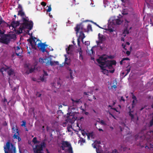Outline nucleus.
<instances>
[{
    "mask_svg": "<svg viewBox=\"0 0 153 153\" xmlns=\"http://www.w3.org/2000/svg\"><path fill=\"white\" fill-rule=\"evenodd\" d=\"M80 139L78 141V143H80L81 144V145L82 143H85V140L82 137L80 138Z\"/></svg>",
    "mask_w": 153,
    "mask_h": 153,
    "instance_id": "obj_22",
    "label": "nucleus"
},
{
    "mask_svg": "<svg viewBox=\"0 0 153 153\" xmlns=\"http://www.w3.org/2000/svg\"><path fill=\"white\" fill-rule=\"evenodd\" d=\"M78 52L79 54V59L80 60H83V57L82 55V50L81 48H80L79 50L78 51Z\"/></svg>",
    "mask_w": 153,
    "mask_h": 153,
    "instance_id": "obj_18",
    "label": "nucleus"
},
{
    "mask_svg": "<svg viewBox=\"0 0 153 153\" xmlns=\"http://www.w3.org/2000/svg\"><path fill=\"white\" fill-rule=\"evenodd\" d=\"M67 118L68 121H69L70 122H71V121L70 120L71 118H70V117H69V116H67Z\"/></svg>",
    "mask_w": 153,
    "mask_h": 153,
    "instance_id": "obj_51",
    "label": "nucleus"
},
{
    "mask_svg": "<svg viewBox=\"0 0 153 153\" xmlns=\"http://www.w3.org/2000/svg\"><path fill=\"white\" fill-rule=\"evenodd\" d=\"M93 147L94 148H96H96H97V147H96V144H94V146H93Z\"/></svg>",
    "mask_w": 153,
    "mask_h": 153,
    "instance_id": "obj_64",
    "label": "nucleus"
},
{
    "mask_svg": "<svg viewBox=\"0 0 153 153\" xmlns=\"http://www.w3.org/2000/svg\"><path fill=\"white\" fill-rule=\"evenodd\" d=\"M132 99H134V100H137L136 97L134 95L132 97Z\"/></svg>",
    "mask_w": 153,
    "mask_h": 153,
    "instance_id": "obj_55",
    "label": "nucleus"
},
{
    "mask_svg": "<svg viewBox=\"0 0 153 153\" xmlns=\"http://www.w3.org/2000/svg\"><path fill=\"white\" fill-rule=\"evenodd\" d=\"M131 70L130 67L128 68H127V69L126 70V71H127V73H126L125 75L124 76H126L127 75H128V73L130 72Z\"/></svg>",
    "mask_w": 153,
    "mask_h": 153,
    "instance_id": "obj_28",
    "label": "nucleus"
},
{
    "mask_svg": "<svg viewBox=\"0 0 153 153\" xmlns=\"http://www.w3.org/2000/svg\"><path fill=\"white\" fill-rule=\"evenodd\" d=\"M11 39H0V42L3 43L7 44L9 43Z\"/></svg>",
    "mask_w": 153,
    "mask_h": 153,
    "instance_id": "obj_15",
    "label": "nucleus"
},
{
    "mask_svg": "<svg viewBox=\"0 0 153 153\" xmlns=\"http://www.w3.org/2000/svg\"><path fill=\"white\" fill-rule=\"evenodd\" d=\"M46 147L45 142L41 143L40 144L36 145L35 147L33 148L34 153H43V149Z\"/></svg>",
    "mask_w": 153,
    "mask_h": 153,
    "instance_id": "obj_5",
    "label": "nucleus"
},
{
    "mask_svg": "<svg viewBox=\"0 0 153 153\" xmlns=\"http://www.w3.org/2000/svg\"><path fill=\"white\" fill-rule=\"evenodd\" d=\"M19 24L20 23L19 21H13L11 22V25L13 28H15L17 26L19 25Z\"/></svg>",
    "mask_w": 153,
    "mask_h": 153,
    "instance_id": "obj_14",
    "label": "nucleus"
},
{
    "mask_svg": "<svg viewBox=\"0 0 153 153\" xmlns=\"http://www.w3.org/2000/svg\"><path fill=\"white\" fill-rule=\"evenodd\" d=\"M7 73L9 76L13 75L14 74V70L12 68L10 69L7 71Z\"/></svg>",
    "mask_w": 153,
    "mask_h": 153,
    "instance_id": "obj_23",
    "label": "nucleus"
},
{
    "mask_svg": "<svg viewBox=\"0 0 153 153\" xmlns=\"http://www.w3.org/2000/svg\"><path fill=\"white\" fill-rule=\"evenodd\" d=\"M126 54L128 55L129 56L130 55L131 52L129 51H127L126 52Z\"/></svg>",
    "mask_w": 153,
    "mask_h": 153,
    "instance_id": "obj_49",
    "label": "nucleus"
},
{
    "mask_svg": "<svg viewBox=\"0 0 153 153\" xmlns=\"http://www.w3.org/2000/svg\"><path fill=\"white\" fill-rule=\"evenodd\" d=\"M38 47L39 48L42 52H44L46 51V47L47 46L45 43H42L41 41L38 42L37 43Z\"/></svg>",
    "mask_w": 153,
    "mask_h": 153,
    "instance_id": "obj_11",
    "label": "nucleus"
},
{
    "mask_svg": "<svg viewBox=\"0 0 153 153\" xmlns=\"http://www.w3.org/2000/svg\"><path fill=\"white\" fill-rule=\"evenodd\" d=\"M88 135H89V136L90 137H91L92 138H93V137H94V133H93V132H90V133H87Z\"/></svg>",
    "mask_w": 153,
    "mask_h": 153,
    "instance_id": "obj_32",
    "label": "nucleus"
},
{
    "mask_svg": "<svg viewBox=\"0 0 153 153\" xmlns=\"http://www.w3.org/2000/svg\"><path fill=\"white\" fill-rule=\"evenodd\" d=\"M129 22L126 19L125 20V26L126 28L124 30V34H128L129 32H131L130 30L131 29L132 27L128 26V24Z\"/></svg>",
    "mask_w": 153,
    "mask_h": 153,
    "instance_id": "obj_8",
    "label": "nucleus"
},
{
    "mask_svg": "<svg viewBox=\"0 0 153 153\" xmlns=\"http://www.w3.org/2000/svg\"><path fill=\"white\" fill-rule=\"evenodd\" d=\"M123 60H130V59L128 57H126V58H123Z\"/></svg>",
    "mask_w": 153,
    "mask_h": 153,
    "instance_id": "obj_45",
    "label": "nucleus"
},
{
    "mask_svg": "<svg viewBox=\"0 0 153 153\" xmlns=\"http://www.w3.org/2000/svg\"><path fill=\"white\" fill-rule=\"evenodd\" d=\"M41 4L43 6H45L46 5V4L45 2L42 1L41 3Z\"/></svg>",
    "mask_w": 153,
    "mask_h": 153,
    "instance_id": "obj_46",
    "label": "nucleus"
},
{
    "mask_svg": "<svg viewBox=\"0 0 153 153\" xmlns=\"http://www.w3.org/2000/svg\"><path fill=\"white\" fill-rule=\"evenodd\" d=\"M85 45H88L90 44V42L89 41H85Z\"/></svg>",
    "mask_w": 153,
    "mask_h": 153,
    "instance_id": "obj_40",
    "label": "nucleus"
},
{
    "mask_svg": "<svg viewBox=\"0 0 153 153\" xmlns=\"http://www.w3.org/2000/svg\"><path fill=\"white\" fill-rule=\"evenodd\" d=\"M71 128H72V126H71L70 125V126H68V127H67V130H68V131L69 132H71Z\"/></svg>",
    "mask_w": 153,
    "mask_h": 153,
    "instance_id": "obj_33",
    "label": "nucleus"
},
{
    "mask_svg": "<svg viewBox=\"0 0 153 153\" xmlns=\"http://www.w3.org/2000/svg\"><path fill=\"white\" fill-rule=\"evenodd\" d=\"M100 123L102 125H106V123H105V122L103 120H101L100 121Z\"/></svg>",
    "mask_w": 153,
    "mask_h": 153,
    "instance_id": "obj_37",
    "label": "nucleus"
},
{
    "mask_svg": "<svg viewBox=\"0 0 153 153\" xmlns=\"http://www.w3.org/2000/svg\"><path fill=\"white\" fill-rule=\"evenodd\" d=\"M123 61H124L123 60V59H122L120 62V65H122L123 64Z\"/></svg>",
    "mask_w": 153,
    "mask_h": 153,
    "instance_id": "obj_60",
    "label": "nucleus"
},
{
    "mask_svg": "<svg viewBox=\"0 0 153 153\" xmlns=\"http://www.w3.org/2000/svg\"><path fill=\"white\" fill-rule=\"evenodd\" d=\"M122 100V101H123V102H124L125 101V100L124 98L123 97H121V100Z\"/></svg>",
    "mask_w": 153,
    "mask_h": 153,
    "instance_id": "obj_52",
    "label": "nucleus"
},
{
    "mask_svg": "<svg viewBox=\"0 0 153 153\" xmlns=\"http://www.w3.org/2000/svg\"><path fill=\"white\" fill-rule=\"evenodd\" d=\"M18 15H20L22 17V20H23V18H26V16H25V14L22 10H19L18 11Z\"/></svg>",
    "mask_w": 153,
    "mask_h": 153,
    "instance_id": "obj_16",
    "label": "nucleus"
},
{
    "mask_svg": "<svg viewBox=\"0 0 153 153\" xmlns=\"http://www.w3.org/2000/svg\"><path fill=\"white\" fill-rule=\"evenodd\" d=\"M47 6L48 7V8L47 10V12H50L51 10V6Z\"/></svg>",
    "mask_w": 153,
    "mask_h": 153,
    "instance_id": "obj_36",
    "label": "nucleus"
},
{
    "mask_svg": "<svg viewBox=\"0 0 153 153\" xmlns=\"http://www.w3.org/2000/svg\"><path fill=\"white\" fill-rule=\"evenodd\" d=\"M59 65V62L57 61H51V59H50V60L48 59V61L46 63V65L49 66L50 65L51 66L54 65Z\"/></svg>",
    "mask_w": 153,
    "mask_h": 153,
    "instance_id": "obj_13",
    "label": "nucleus"
},
{
    "mask_svg": "<svg viewBox=\"0 0 153 153\" xmlns=\"http://www.w3.org/2000/svg\"><path fill=\"white\" fill-rule=\"evenodd\" d=\"M150 126H152L153 125V119H152L150 121Z\"/></svg>",
    "mask_w": 153,
    "mask_h": 153,
    "instance_id": "obj_44",
    "label": "nucleus"
},
{
    "mask_svg": "<svg viewBox=\"0 0 153 153\" xmlns=\"http://www.w3.org/2000/svg\"><path fill=\"white\" fill-rule=\"evenodd\" d=\"M100 66L101 70L103 71L102 72L104 74H105L106 73H108V71L106 70L105 68V66H102L100 65Z\"/></svg>",
    "mask_w": 153,
    "mask_h": 153,
    "instance_id": "obj_20",
    "label": "nucleus"
},
{
    "mask_svg": "<svg viewBox=\"0 0 153 153\" xmlns=\"http://www.w3.org/2000/svg\"><path fill=\"white\" fill-rule=\"evenodd\" d=\"M61 144V146H60V147L62 148V150H64L66 147H69L71 146V144L68 142L67 141H65L62 140L60 143Z\"/></svg>",
    "mask_w": 153,
    "mask_h": 153,
    "instance_id": "obj_10",
    "label": "nucleus"
},
{
    "mask_svg": "<svg viewBox=\"0 0 153 153\" xmlns=\"http://www.w3.org/2000/svg\"><path fill=\"white\" fill-rule=\"evenodd\" d=\"M18 51H19V52H22V50L20 49L19 46H17L15 49V53L17 56H19V53L18 52Z\"/></svg>",
    "mask_w": 153,
    "mask_h": 153,
    "instance_id": "obj_21",
    "label": "nucleus"
},
{
    "mask_svg": "<svg viewBox=\"0 0 153 153\" xmlns=\"http://www.w3.org/2000/svg\"><path fill=\"white\" fill-rule=\"evenodd\" d=\"M87 22H90L96 25L97 24L95 22L88 20L83 21L80 24H77L74 28V29L76 31V36L78 38H84L85 37L82 30L87 33L92 31L91 25L90 24H88L85 23Z\"/></svg>",
    "mask_w": 153,
    "mask_h": 153,
    "instance_id": "obj_1",
    "label": "nucleus"
},
{
    "mask_svg": "<svg viewBox=\"0 0 153 153\" xmlns=\"http://www.w3.org/2000/svg\"><path fill=\"white\" fill-rule=\"evenodd\" d=\"M32 141L34 144L37 143V140L36 137H34L32 140Z\"/></svg>",
    "mask_w": 153,
    "mask_h": 153,
    "instance_id": "obj_30",
    "label": "nucleus"
},
{
    "mask_svg": "<svg viewBox=\"0 0 153 153\" xmlns=\"http://www.w3.org/2000/svg\"><path fill=\"white\" fill-rule=\"evenodd\" d=\"M3 72V70L2 69V68H1V69H0V72H1L3 75L4 74Z\"/></svg>",
    "mask_w": 153,
    "mask_h": 153,
    "instance_id": "obj_56",
    "label": "nucleus"
},
{
    "mask_svg": "<svg viewBox=\"0 0 153 153\" xmlns=\"http://www.w3.org/2000/svg\"><path fill=\"white\" fill-rule=\"evenodd\" d=\"M43 71L44 72V74L43 76H48V74L44 70H43Z\"/></svg>",
    "mask_w": 153,
    "mask_h": 153,
    "instance_id": "obj_38",
    "label": "nucleus"
},
{
    "mask_svg": "<svg viewBox=\"0 0 153 153\" xmlns=\"http://www.w3.org/2000/svg\"><path fill=\"white\" fill-rule=\"evenodd\" d=\"M86 134L87 136L88 139H89L90 137L89 136V135H88V134L87 133H86Z\"/></svg>",
    "mask_w": 153,
    "mask_h": 153,
    "instance_id": "obj_59",
    "label": "nucleus"
},
{
    "mask_svg": "<svg viewBox=\"0 0 153 153\" xmlns=\"http://www.w3.org/2000/svg\"><path fill=\"white\" fill-rule=\"evenodd\" d=\"M68 60V58L66 57L65 56V64H67V65H68V63L66 62Z\"/></svg>",
    "mask_w": 153,
    "mask_h": 153,
    "instance_id": "obj_47",
    "label": "nucleus"
},
{
    "mask_svg": "<svg viewBox=\"0 0 153 153\" xmlns=\"http://www.w3.org/2000/svg\"><path fill=\"white\" fill-rule=\"evenodd\" d=\"M2 125L4 126H7V124L6 121H5L2 124Z\"/></svg>",
    "mask_w": 153,
    "mask_h": 153,
    "instance_id": "obj_43",
    "label": "nucleus"
},
{
    "mask_svg": "<svg viewBox=\"0 0 153 153\" xmlns=\"http://www.w3.org/2000/svg\"><path fill=\"white\" fill-rule=\"evenodd\" d=\"M71 100L73 102H75L76 103H78L79 102V101H80V99L74 100V99H72Z\"/></svg>",
    "mask_w": 153,
    "mask_h": 153,
    "instance_id": "obj_35",
    "label": "nucleus"
},
{
    "mask_svg": "<svg viewBox=\"0 0 153 153\" xmlns=\"http://www.w3.org/2000/svg\"><path fill=\"white\" fill-rule=\"evenodd\" d=\"M82 134L83 135V136H85V134H86V133H85V131H83V132H82Z\"/></svg>",
    "mask_w": 153,
    "mask_h": 153,
    "instance_id": "obj_57",
    "label": "nucleus"
},
{
    "mask_svg": "<svg viewBox=\"0 0 153 153\" xmlns=\"http://www.w3.org/2000/svg\"><path fill=\"white\" fill-rule=\"evenodd\" d=\"M23 23L20 25L19 30L17 31L16 33L18 34H20L22 33L23 30L25 29H27L29 30H31L33 26V23L31 20H29L28 17L26 18H23Z\"/></svg>",
    "mask_w": 153,
    "mask_h": 153,
    "instance_id": "obj_3",
    "label": "nucleus"
},
{
    "mask_svg": "<svg viewBox=\"0 0 153 153\" xmlns=\"http://www.w3.org/2000/svg\"><path fill=\"white\" fill-rule=\"evenodd\" d=\"M111 88H114V89H115L117 88L116 85H113L112 86H111Z\"/></svg>",
    "mask_w": 153,
    "mask_h": 153,
    "instance_id": "obj_50",
    "label": "nucleus"
},
{
    "mask_svg": "<svg viewBox=\"0 0 153 153\" xmlns=\"http://www.w3.org/2000/svg\"><path fill=\"white\" fill-rule=\"evenodd\" d=\"M122 46L123 47V48L125 50H126L127 49L125 48V45H124L123 44H122Z\"/></svg>",
    "mask_w": 153,
    "mask_h": 153,
    "instance_id": "obj_54",
    "label": "nucleus"
},
{
    "mask_svg": "<svg viewBox=\"0 0 153 153\" xmlns=\"http://www.w3.org/2000/svg\"><path fill=\"white\" fill-rule=\"evenodd\" d=\"M111 109L115 110V111H116L117 112H118V111H117V109L115 108H111Z\"/></svg>",
    "mask_w": 153,
    "mask_h": 153,
    "instance_id": "obj_53",
    "label": "nucleus"
},
{
    "mask_svg": "<svg viewBox=\"0 0 153 153\" xmlns=\"http://www.w3.org/2000/svg\"><path fill=\"white\" fill-rule=\"evenodd\" d=\"M24 67L25 68H27L29 69V70H27L26 71V73L27 74L31 73H32L35 70V67H34L33 68H31L30 65L29 64H25L24 65Z\"/></svg>",
    "mask_w": 153,
    "mask_h": 153,
    "instance_id": "obj_12",
    "label": "nucleus"
},
{
    "mask_svg": "<svg viewBox=\"0 0 153 153\" xmlns=\"http://www.w3.org/2000/svg\"><path fill=\"white\" fill-rule=\"evenodd\" d=\"M87 52H88V54L90 56L95 53V52H94L92 48H91L90 50H88V51H87Z\"/></svg>",
    "mask_w": 153,
    "mask_h": 153,
    "instance_id": "obj_25",
    "label": "nucleus"
},
{
    "mask_svg": "<svg viewBox=\"0 0 153 153\" xmlns=\"http://www.w3.org/2000/svg\"><path fill=\"white\" fill-rule=\"evenodd\" d=\"M68 153H73L72 148L71 146L68 148Z\"/></svg>",
    "mask_w": 153,
    "mask_h": 153,
    "instance_id": "obj_26",
    "label": "nucleus"
},
{
    "mask_svg": "<svg viewBox=\"0 0 153 153\" xmlns=\"http://www.w3.org/2000/svg\"><path fill=\"white\" fill-rule=\"evenodd\" d=\"M107 57L105 55H102L99 59H97V61L98 63L100 65L107 67L109 69H112L110 70L109 71L110 73H113L114 72V69L113 68V65H115L117 62L114 60L110 61H107Z\"/></svg>",
    "mask_w": 153,
    "mask_h": 153,
    "instance_id": "obj_2",
    "label": "nucleus"
},
{
    "mask_svg": "<svg viewBox=\"0 0 153 153\" xmlns=\"http://www.w3.org/2000/svg\"><path fill=\"white\" fill-rule=\"evenodd\" d=\"M22 123L21 124V126H24V127H26V122L25 120H23L22 121Z\"/></svg>",
    "mask_w": 153,
    "mask_h": 153,
    "instance_id": "obj_31",
    "label": "nucleus"
},
{
    "mask_svg": "<svg viewBox=\"0 0 153 153\" xmlns=\"http://www.w3.org/2000/svg\"><path fill=\"white\" fill-rule=\"evenodd\" d=\"M48 58L47 57L45 58L44 59L40 58H39V62L41 63L42 64L45 63L46 65V63L48 61Z\"/></svg>",
    "mask_w": 153,
    "mask_h": 153,
    "instance_id": "obj_17",
    "label": "nucleus"
},
{
    "mask_svg": "<svg viewBox=\"0 0 153 153\" xmlns=\"http://www.w3.org/2000/svg\"><path fill=\"white\" fill-rule=\"evenodd\" d=\"M66 50L67 51V53H69V52H68L71 51V48L70 46L68 47L67 48H66Z\"/></svg>",
    "mask_w": 153,
    "mask_h": 153,
    "instance_id": "obj_34",
    "label": "nucleus"
},
{
    "mask_svg": "<svg viewBox=\"0 0 153 153\" xmlns=\"http://www.w3.org/2000/svg\"><path fill=\"white\" fill-rule=\"evenodd\" d=\"M4 153H16L15 146L10 141H7L4 146Z\"/></svg>",
    "mask_w": 153,
    "mask_h": 153,
    "instance_id": "obj_4",
    "label": "nucleus"
},
{
    "mask_svg": "<svg viewBox=\"0 0 153 153\" xmlns=\"http://www.w3.org/2000/svg\"><path fill=\"white\" fill-rule=\"evenodd\" d=\"M123 22V19L122 16L119 17H117L114 18L112 19V23L114 25H120Z\"/></svg>",
    "mask_w": 153,
    "mask_h": 153,
    "instance_id": "obj_7",
    "label": "nucleus"
},
{
    "mask_svg": "<svg viewBox=\"0 0 153 153\" xmlns=\"http://www.w3.org/2000/svg\"><path fill=\"white\" fill-rule=\"evenodd\" d=\"M148 1V0H147ZM149 2H146L148 6L149 5L151 6H153V1H152L151 0H148Z\"/></svg>",
    "mask_w": 153,
    "mask_h": 153,
    "instance_id": "obj_24",
    "label": "nucleus"
},
{
    "mask_svg": "<svg viewBox=\"0 0 153 153\" xmlns=\"http://www.w3.org/2000/svg\"><path fill=\"white\" fill-rule=\"evenodd\" d=\"M27 41L29 42L32 48L35 49H36V46L37 45V42H40L39 39H27Z\"/></svg>",
    "mask_w": 153,
    "mask_h": 153,
    "instance_id": "obj_6",
    "label": "nucleus"
},
{
    "mask_svg": "<svg viewBox=\"0 0 153 153\" xmlns=\"http://www.w3.org/2000/svg\"><path fill=\"white\" fill-rule=\"evenodd\" d=\"M79 39H81L82 40V42H83V39H77V41H78V44H79Z\"/></svg>",
    "mask_w": 153,
    "mask_h": 153,
    "instance_id": "obj_61",
    "label": "nucleus"
},
{
    "mask_svg": "<svg viewBox=\"0 0 153 153\" xmlns=\"http://www.w3.org/2000/svg\"><path fill=\"white\" fill-rule=\"evenodd\" d=\"M2 69L3 71H6L7 69H8L9 68L7 67L6 68H4V67L1 68Z\"/></svg>",
    "mask_w": 153,
    "mask_h": 153,
    "instance_id": "obj_42",
    "label": "nucleus"
},
{
    "mask_svg": "<svg viewBox=\"0 0 153 153\" xmlns=\"http://www.w3.org/2000/svg\"><path fill=\"white\" fill-rule=\"evenodd\" d=\"M100 39V40L99 41H97V45L98 46H100V44H101L102 43V41H103V39Z\"/></svg>",
    "mask_w": 153,
    "mask_h": 153,
    "instance_id": "obj_27",
    "label": "nucleus"
},
{
    "mask_svg": "<svg viewBox=\"0 0 153 153\" xmlns=\"http://www.w3.org/2000/svg\"><path fill=\"white\" fill-rule=\"evenodd\" d=\"M98 38H104L103 36L100 33L98 34Z\"/></svg>",
    "mask_w": 153,
    "mask_h": 153,
    "instance_id": "obj_39",
    "label": "nucleus"
},
{
    "mask_svg": "<svg viewBox=\"0 0 153 153\" xmlns=\"http://www.w3.org/2000/svg\"><path fill=\"white\" fill-rule=\"evenodd\" d=\"M135 105V100H133L132 101V106L134 107Z\"/></svg>",
    "mask_w": 153,
    "mask_h": 153,
    "instance_id": "obj_48",
    "label": "nucleus"
},
{
    "mask_svg": "<svg viewBox=\"0 0 153 153\" xmlns=\"http://www.w3.org/2000/svg\"><path fill=\"white\" fill-rule=\"evenodd\" d=\"M14 128H12L13 133H15V134L13 136V137L14 139H18V141H20L21 140V138L19 136V130L17 128L15 129Z\"/></svg>",
    "mask_w": 153,
    "mask_h": 153,
    "instance_id": "obj_9",
    "label": "nucleus"
},
{
    "mask_svg": "<svg viewBox=\"0 0 153 153\" xmlns=\"http://www.w3.org/2000/svg\"><path fill=\"white\" fill-rule=\"evenodd\" d=\"M129 115L131 117V120H133L134 118V115L131 113V111H129Z\"/></svg>",
    "mask_w": 153,
    "mask_h": 153,
    "instance_id": "obj_29",
    "label": "nucleus"
},
{
    "mask_svg": "<svg viewBox=\"0 0 153 153\" xmlns=\"http://www.w3.org/2000/svg\"><path fill=\"white\" fill-rule=\"evenodd\" d=\"M40 78H41V80L42 82L44 81V80L45 79V76H43L42 77H40Z\"/></svg>",
    "mask_w": 153,
    "mask_h": 153,
    "instance_id": "obj_41",
    "label": "nucleus"
},
{
    "mask_svg": "<svg viewBox=\"0 0 153 153\" xmlns=\"http://www.w3.org/2000/svg\"><path fill=\"white\" fill-rule=\"evenodd\" d=\"M51 85L52 86L57 88H59L61 86V85L59 82H57L56 85V83H53L51 84Z\"/></svg>",
    "mask_w": 153,
    "mask_h": 153,
    "instance_id": "obj_19",
    "label": "nucleus"
},
{
    "mask_svg": "<svg viewBox=\"0 0 153 153\" xmlns=\"http://www.w3.org/2000/svg\"><path fill=\"white\" fill-rule=\"evenodd\" d=\"M18 8H22V6L21 5H20V4H19V5H18Z\"/></svg>",
    "mask_w": 153,
    "mask_h": 153,
    "instance_id": "obj_63",
    "label": "nucleus"
},
{
    "mask_svg": "<svg viewBox=\"0 0 153 153\" xmlns=\"http://www.w3.org/2000/svg\"><path fill=\"white\" fill-rule=\"evenodd\" d=\"M109 31H110V32H113V29H112V28H111V29H109Z\"/></svg>",
    "mask_w": 153,
    "mask_h": 153,
    "instance_id": "obj_62",
    "label": "nucleus"
},
{
    "mask_svg": "<svg viewBox=\"0 0 153 153\" xmlns=\"http://www.w3.org/2000/svg\"><path fill=\"white\" fill-rule=\"evenodd\" d=\"M108 58L110 59H113L114 58V56H112L110 55L108 56Z\"/></svg>",
    "mask_w": 153,
    "mask_h": 153,
    "instance_id": "obj_58",
    "label": "nucleus"
}]
</instances>
